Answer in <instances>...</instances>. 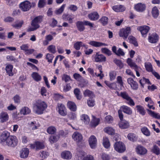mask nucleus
I'll list each match as a JSON object with an SVG mask.
<instances>
[{"label": "nucleus", "mask_w": 160, "mask_h": 160, "mask_svg": "<svg viewBox=\"0 0 160 160\" xmlns=\"http://www.w3.org/2000/svg\"><path fill=\"white\" fill-rule=\"evenodd\" d=\"M47 107V105L45 102L41 100L36 101L34 105V108L36 113L42 114Z\"/></svg>", "instance_id": "f257e3e1"}, {"label": "nucleus", "mask_w": 160, "mask_h": 160, "mask_svg": "<svg viewBox=\"0 0 160 160\" xmlns=\"http://www.w3.org/2000/svg\"><path fill=\"white\" fill-rule=\"evenodd\" d=\"M122 111L129 115H131L132 113V109L130 107L126 105L121 106L120 109L118 111V116L121 121H122L123 119V115Z\"/></svg>", "instance_id": "f03ea898"}, {"label": "nucleus", "mask_w": 160, "mask_h": 160, "mask_svg": "<svg viewBox=\"0 0 160 160\" xmlns=\"http://www.w3.org/2000/svg\"><path fill=\"white\" fill-rule=\"evenodd\" d=\"M118 96L126 100V103L129 105L131 106H133L135 105V103L134 101L126 92H121L120 94L118 95Z\"/></svg>", "instance_id": "7ed1b4c3"}, {"label": "nucleus", "mask_w": 160, "mask_h": 160, "mask_svg": "<svg viewBox=\"0 0 160 160\" xmlns=\"http://www.w3.org/2000/svg\"><path fill=\"white\" fill-rule=\"evenodd\" d=\"M18 140L17 137L14 136H10L6 140V144L11 147H14L18 143Z\"/></svg>", "instance_id": "20e7f679"}, {"label": "nucleus", "mask_w": 160, "mask_h": 160, "mask_svg": "<svg viewBox=\"0 0 160 160\" xmlns=\"http://www.w3.org/2000/svg\"><path fill=\"white\" fill-rule=\"evenodd\" d=\"M32 7V4L28 1H25L21 2L19 4V8L23 12L28 11Z\"/></svg>", "instance_id": "39448f33"}, {"label": "nucleus", "mask_w": 160, "mask_h": 160, "mask_svg": "<svg viewBox=\"0 0 160 160\" xmlns=\"http://www.w3.org/2000/svg\"><path fill=\"white\" fill-rule=\"evenodd\" d=\"M131 32V28L128 27L126 28L121 29L119 32V35L120 37L126 39Z\"/></svg>", "instance_id": "423d86ee"}, {"label": "nucleus", "mask_w": 160, "mask_h": 160, "mask_svg": "<svg viewBox=\"0 0 160 160\" xmlns=\"http://www.w3.org/2000/svg\"><path fill=\"white\" fill-rule=\"evenodd\" d=\"M72 138L73 140L77 143L81 142L83 141L82 134L78 132H76L73 134Z\"/></svg>", "instance_id": "0eeeda50"}, {"label": "nucleus", "mask_w": 160, "mask_h": 160, "mask_svg": "<svg viewBox=\"0 0 160 160\" xmlns=\"http://www.w3.org/2000/svg\"><path fill=\"white\" fill-rule=\"evenodd\" d=\"M114 148L117 152L122 153L124 152L125 150V147L123 144L121 142H117L114 144Z\"/></svg>", "instance_id": "6e6552de"}, {"label": "nucleus", "mask_w": 160, "mask_h": 160, "mask_svg": "<svg viewBox=\"0 0 160 160\" xmlns=\"http://www.w3.org/2000/svg\"><path fill=\"white\" fill-rule=\"evenodd\" d=\"M94 61L96 62H105L106 61V57L102 54H99L97 52L96 55H93Z\"/></svg>", "instance_id": "1a4fd4ad"}, {"label": "nucleus", "mask_w": 160, "mask_h": 160, "mask_svg": "<svg viewBox=\"0 0 160 160\" xmlns=\"http://www.w3.org/2000/svg\"><path fill=\"white\" fill-rule=\"evenodd\" d=\"M57 106L59 113L62 116H66L67 114V112L65 106L62 104H58Z\"/></svg>", "instance_id": "9d476101"}, {"label": "nucleus", "mask_w": 160, "mask_h": 160, "mask_svg": "<svg viewBox=\"0 0 160 160\" xmlns=\"http://www.w3.org/2000/svg\"><path fill=\"white\" fill-rule=\"evenodd\" d=\"M88 142L90 147L92 148H95L97 144L96 137L94 135L91 136L88 139Z\"/></svg>", "instance_id": "9b49d317"}, {"label": "nucleus", "mask_w": 160, "mask_h": 160, "mask_svg": "<svg viewBox=\"0 0 160 160\" xmlns=\"http://www.w3.org/2000/svg\"><path fill=\"white\" fill-rule=\"evenodd\" d=\"M31 148L32 149H36V150L42 149L44 148V145L43 142H36L34 144H30Z\"/></svg>", "instance_id": "f8f14e48"}, {"label": "nucleus", "mask_w": 160, "mask_h": 160, "mask_svg": "<svg viewBox=\"0 0 160 160\" xmlns=\"http://www.w3.org/2000/svg\"><path fill=\"white\" fill-rule=\"evenodd\" d=\"M128 82L129 84L132 89L136 90L138 88V85L137 82L134 81L131 78H129L127 79Z\"/></svg>", "instance_id": "ddd939ff"}, {"label": "nucleus", "mask_w": 160, "mask_h": 160, "mask_svg": "<svg viewBox=\"0 0 160 160\" xmlns=\"http://www.w3.org/2000/svg\"><path fill=\"white\" fill-rule=\"evenodd\" d=\"M137 153L139 154L143 155L147 153V150L141 145H138L136 148Z\"/></svg>", "instance_id": "4468645a"}, {"label": "nucleus", "mask_w": 160, "mask_h": 160, "mask_svg": "<svg viewBox=\"0 0 160 160\" xmlns=\"http://www.w3.org/2000/svg\"><path fill=\"white\" fill-rule=\"evenodd\" d=\"M137 29L140 32L141 34L143 36L148 32L149 29V27L147 26H138Z\"/></svg>", "instance_id": "2eb2a0df"}, {"label": "nucleus", "mask_w": 160, "mask_h": 160, "mask_svg": "<svg viewBox=\"0 0 160 160\" xmlns=\"http://www.w3.org/2000/svg\"><path fill=\"white\" fill-rule=\"evenodd\" d=\"M88 17L91 20L96 21L99 18V15L97 12H93L89 14Z\"/></svg>", "instance_id": "dca6fc26"}, {"label": "nucleus", "mask_w": 160, "mask_h": 160, "mask_svg": "<svg viewBox=\"0 0 160 160\" xmlns=\"http://www.w3.org/2000/svg\"><path fill=\"white\" fill-rule=\"evenodd\" d=\"M43 18L41 15L35 17L32 21V26H39L38 23L42 22Z\"/></svg>", "instance_id": "f3484780"}, {"label": "nucleus", "mask_w": 160, "mask_h": 160, "mask_svg": "<svg viewBox=\"0 0 160 160\" xmlns=\"http://www.w3.org/2000/svg\"><path fill=\"white\" fill-rule=\"evenodd\" d=\"M135 9L139 12H142L146 9V6L145 4L142 3H138L134 6Z\"/></svg>", "instance_id": "a211bd4d"}, {"label": "nucleus", "mask_w": 160, "mask_h": 160, "mask_svg": "<svg viewBox=\"0 0 160 160\" xmlns=\"http://www.w3.org/2000/svg\"><path fill=\"white\" fill-rule=\"evenodd\" d=\"M29 153V150L27 148H24L20 152V156L21 158H26L28 157Z\"/></svg>", "instance_id": "6ab92c4d"}, {"label": "nucleus", "mask_w": 160, "mask_h": 160, "mask_svg": "<svg viewBox=\"0 0 160 160\" xmlns=\"http://www.w3.org/2000/svg\"><path fill=\"white\" fill-rule=\"evenodd\" d=\"M60 138V134L58 133L51 136L49 138V141L51 143L56 142Z\"/></svg>", "instance_id": "aec40b11"}, {"label": "nucleus", "mask_w": 160, "mask_h": 160, "mask_svg": "<svg viewBox=\"0 0 160 160\" xmlns=\"http://www.w3.org/2000/svg\"><path fill=\"white\" fill-rule=\"evenodd\" d=\"M89 44L91 46L95 47H101L102 46H108L107 44L101 42L92 41L89 42Z\"/></svg>", "instance_id": "412c9836"}, {"label": "nucleus", "mask_w": 160, "mask_h": 160, "mask_svg": "<svg viewBox=\"0 0 160 160\" xmlns=\"http://www.w3.org/2000/svg\"><path fill=\"white\" fill-rule=\"evenodd\" d=\"M158 39V38L156 33H153L148 37V40L150 42L152 43H156Z\"/></svg>", "instance_id": "4be33fe9"}, {"label": "nucleus", "mask_w": 160, "mask_h": 160, "mask_svg": "<svg viewBox=\"0 0 160 160\" xmlns=\"http://www.w3.org/2000/svg\"><path fill=\"white\" fill-rule=\"evenodd\" d=\"M61 156L62 158L64 159H70L72 158V154L69 151H65L61 153Z\"/></svg>", "instance_id": "5701e85b"}, {"label": "nucleus", "mask_w": 160, "mask_h": 160, "mask_svg": "<svg viewBox=\"0 0 160 160\" xmlns=\"http://www.w3.org/2000/svg\"><path fill=\"white\" fill-rule=\"evenodd\" d=\"M9 136V133L8 132L4 131L0 136V141L2 142H6V140Z\"/></svg>", "instance_id": "b1692460"}, {"label": "nucleus", "mask_w": 160, "mask_h": 160, "mask_svg": "<svg viewBox=\"0 0 160 160\" xmlns=\"http://www.w3.org/2000/svg\"><path fill=\"white\" fill-rule=\"evenodd\" d=\"M100 120L99 118H96L94 116H92V119L90 122V126L91 127L95 128L99 123Z\"/></svg>", "instance_id": "393cba45"}, {"label": "nucleus", "mask_w": 160, "mask_h": 160, "mask_svg": "<svg viewBox=\"0 0 160 160\" xmlns=\"http://www.w3.org/2000/svg\"><path fill=\"white\" fill-rule=\"evenodd\" d=\"M84 25V21L83 22L78 21L76 23L77 29L81 32L85 30V27Z\"/></svg>", "instance_id": "a878e982"}, {"label": "nucleus", "mask_w": 160, "mask_h": 160, "mask_svg": "<svg viewBox=\"0 0 160 160\" xmlns=\"http://www.w3.org/2000/svg\"><path fill=\"white\" fill-rule=\"evenodd\" d=\"M113 9L116 12H123L126 9L125 7L121 5H117L112 7Z\"/></svg>", "instance_id": "bb28decb"}, {"label": "nucleus", "mask_w": 160, "mask_h": 160, "mask_svg": "<svg viewBox=\"0 0 160 160\" xmlns=\"http://www.w3.org/2000/svg\"><path fill=\"white\" fill-rule=\"evenodd\" d=\"M67 106L71 111L75 112L77 110L76 105L73 102L68 101L67 103Z\"/></svg>", "instance_id": "cd10ccee"}, {"label": "nucleus", "mask_w": 160, "mask_h": 160, "mask_svg": "<svg viewBox=\"0 0 160 160\" xmlns=\"http://www.w3.org/2000/svg\"><path fill=\"white\" fill-rule=\"evenodd\" d=\"M8 119V116L7 112H2L0 114V120L1 122H6Z\"/></svg>", "instance_id": "c85d7f7f"}, {"label": "nucleus", "mask_w": 160, "mask_h": 160, "mask_svg": "<svg viewBox=\"0 0 160 160\" xmlns=\"http://www.w3.org/2000/svg\"><path fill=\"white\" fill-rule=\"evenodd\" d=\"M13 68V66L10 64H8L6 67V72L9 76H12L13 75L12 72Z\"/></svg>", "instance_id": "c756f323"}, {"label": "nucleus", "mask_w": 160, "mask_h": 160, "mask_svg": "<svg viewBox=\"0 0 160 160\" xmlns=\"http://www.w3.org/2000/svg\"><path fill=\"white\" fill-rule=\"evenodd\" d=\"M151 152L156 155H158L160 153V149L156 144H154L151 149Z\"/></svg>", "instance_id": "7c9ffc66"}, {"label": "nucleus", "mask_w": 160, "mask_h": 160, "mask_svg": "<svg viewBox=\"0 0 160 160\" xmlns=\"http://www.w3.org/2000/svg\"><path fill=\"white\" fill-rule=\"evenodd\" d=\"M119 127L122 129H126L129 127L128 122L126 121H123L121 122L119 124Z\"/></svg>", "instance_id": "2f4dec72"}, {"label": "nucleus", "mask_w": 160, "mask_h": 160, "mask_svg": "<svg viewBox=\"0 0 160 160\" xmlns=\"http://www.w3.org/2000/svg\"><path fill=\"white\" fill-rule=\"evenodd\" d=\"M137 111L138 112H139L140 114L144 115L146 113V111L144 108L141 105H137L136 107Z\"/></svg>", "instance_id": "473e14b6"}, {"label": "nucleus", "mask_w": 160, "mask_h": 160, "mask_svg": "<svg viewBox=\"0 0 160 160\" xmlns=\"http://www.w3.org/2000/svg\"><path fill=\"white\" fill-rule=\"evenodd\" d=\"M127 62L130 67L134 70L136 69V68L139 67L136 64L133 62L132 60L130 58H128L127 60Z\"/></svg>", "instance_id": "72a5a7b5"}, {"label": "nucleus", "mask_w": 160, "mask_h": 160, "mask_svg": "<svg viewBox=\"0 0 160 160\" xmlns=\"http://www.w3.org/2000/svg\"><path fill=\"white\" fill-rule=\"evenodd\" d=\"M31 75L33 78L37 82L40 81L41 80V77L37 72H33Z\"/></svg>", "instance_id": "f704fd0d"}, {"label": "nucleus", "mask_w": 160, "mask_h": 160, "mask_svg": "<svg viewBox=\"0 0 160 160\" xmlns=\"http://www.w3.org/2000/svg\"><path fill=\"white\" fill-rule=\"evenodd\" d=\"M152 16L154 18H156L158 16L159 14V11L158 8L156 7H154L152 8Z\"/></svg>", "instance_id": "c9c22d12"}, {"label": "nucleus", "mask_w": 160, "mask_h": 160, "mask_svg": "<svg viewBox=\"0 0 160 160\" xmlns=\"http://www.w3.org/2000/svg\"><path fill=\"white\" fill-rule=\"evenodd\" d=\"M149 115L153 117L158 119H160V115L158 113H156L149 109H147Z\"/></svg>", "instance_id": "e433bc0d"}, {"label": "nucleus", "mask_w": 160, "mask_h": 160, "mask_svg": "<svg viewBox=\"0 0 160 160\" xmlns=\"http://www.w3.org/2000/svg\"><path fill=\"white\" fill-rule=\"evenodd\" d=\"M104 131L109 134L113 135L114 133V130L111 127H107L104 129Z\"/></svg>", "instance_id": "4c0bfd02"}, {"label": "nucleus", "mask_w": 160, "mask_h": 160, "mask_svg": "<svg viewBox=\"0 0 160 160\" xmlns=\"http://www.w3.org/2000/svg\"><path fill=\"white\" fill-rule=\"evenodd\" d=\"M103 144L105 148H108L110 146V143L108 138L104 137L103 138Z\"/></svg>", "instance_id": "58836bf2"}, {"label": "nucleus", "mask_w": 160, "mask_h": 160, "mask_svg": "<svg viewBox=\"0 0 160 160\" xmlns=\"http://www.w3.org/2000/svg\"><path fill=\"white\" fill-rule=\"evenodd\" d=\"M128 139L133 142L135 141H137V137L136 135L132 133L128 134Z\"/></svg>", "instance_id": "ea45409f"}, {"label": "nucleus", "mask_w": 160, "mask_h": 160, "mask_svg": "<svg viewBox=\"0 0 160 160\" xmlns=\"http://www.w3.org/2000/svg\"><path fill=\"white\" fill-rule=\"evenodd\" d=\"M81 119L83 122L85 124L88 123L90 121V119L88 116L86 114H83L81 116Z\"/></svg>", "instance_id": "a19ab883"}, {"label": "nucleus", "mask_w": 160, "mask_h": 160, "mask_svg": "<svg viewBox=\"0 0 160 160\" xmlns=\"http://www.w3.org/2000/svg\"><path fill=\"white\" fill-rule=\"evenodd\" d=\"M56 128L53 126H50L47 129V131L49 134H54L56 131Z\"/></svg>", "instance_id": "79ce46f5"}, {"label": "nucleus", "mask_w": 160, "mask_h": 160, "mask_svg": "<svg viewBox=\"0 0 160 160\" xmlns=\"http://www.w3.org/2000/svg\"><path fill=\"white\" fill-rule=\"evenodd\" d=\"M128 39L129 41V42L133 44L135 46H138V43L135 37L132 36H130L129 37Z\"/></svg>", "instance_id": "37998d69"}, {"label": "nucleus", "mask_w": 160, "mask_h": 160, "mask_svg": "<svg viewBox=\"0 0 160 160\" xmlns=\"http://www.w3.org/2000/svg\"><path fill=\"white\" fill-rule=\"evenodd\" d=\"M20 113L23 115H26L29 113L31 111L27 107L23 108L20 110Z\"/></svg>", "instance_id": "c03bdc74"}, {"label": "nucleus", "mask_w": 160, "mask_h": 160, "mask_svg": "<svg viewBox=\"0 0 160 160\" xmlns=\"http://www.w3.org/2000/svg\"><path fill=\"white\" fill-rule=\"evenodd\" d=\"M83 43L82 42H77L74 44V48L76 50H79L80 49L81 46L84 47L85 45L82 44Z\"/></svg>", "instance_id": "a18cd8bd"}, {"label": "nucleus", "mask_w": 160, "mask_h": 160, "mask_svg": "<svg viewBox=\"0 0 160 160\" xmlns=\"http://www.w3.org/2000/svg\"><path fill=\"white\" fill-rule=\"evenodd\" d=\"M101 52L108 56L112 55V52L108 48H102L101 49Z\"/></svg>", "instance_id": "49530a36"}, {"label": "nucleus", "mask_w": 160, "mask_h": 160, "mask_svg": "<svg viewBox=\"0 0 160 160\" xmlns=\"http://www.w3.org/2000/svg\"><path fill=\"white\" fill-rule=\"evenodd\" d=\"M75 94L78 100H80L82 98V96L80 95V91L78 88H75L74 91Z\"/></svg>", "instance_id": "de8ad7c7"}, {"label": "nucleus", "mask_w": 160, "mask_h": 160, "mask_svg": "<svg viewBox=\"0 0 160 160\" xmlns=\"http://www.w3.org/2000/svg\"><path fill=\"white\" fill-rule=\"evenodd\" d=\"M62 17L64 19L68 21L69 23H71L72 22V19L74 18V17H73L72 16H68L67 14H64Z\"/></svg>", "instance_id": "09e8293b"}, {"label": "nucleus", "mask_w": 160, "mask_h": 160, "mask_svg": "<svg viewBox=\"0 0 160 160\" xmlns=\"http://www.w3.org/2000/svg\"><path fill=\"white\" fill-rule=\"evenodd\" d=\"M142 132L145 135L147 136H150L151 133L149 130L146 127H143L141 128Z\"/></svg>", "instance_id": "8fccbe9b"}, {"label": "nucleus", "mask_w": 160, "mask_h": 160, "mask_svg": "<svg viewBox=\"0 0 160 160\" xmlns=\"http://www.w3.org/2000/svg\"><path fill=\"white\" fill-rule=\"evenodd\" d=\"M62 79V81H65V82H67L71 80L70 77L66 74H63L61 76Z\"/></svg>", "instance_id": "3c124183"}, {"label": "nucleus", "mask_w": 160, "mask_h": 160, "mask_svg": "<svg viewBox=\"0 0 160 160\" xmlns=\"http://www.w3.org/2000/svg\"><path fill=\"white\" fill-rule=\"evenodd\" d=\"M108 18L105 16H103L100 19L99 21L104 26L107 24L108 22Z\"/></svg>", "instance_id": "603ef678"}, {"label": "nucleus", "mask_w": 160, "mask_h": 160, "mask_svg": "<svg viewBox=\"0 0 160 160\" xmlns=\"http://www.w3.org/2000/svg\"><path fill=\"white\" fill-rule=\"evenodd\" d=\"M83 94L85 97L88 96L89 97L93 98L94 96L93 93L89 90H86Z\"/></svg>", "instance_id": "864d4df0"}, {"label": "nucleus", "mask_w": 160, "mask_h": 160, "mask_svg": "<svg viewBox=\"0 0 160 160\" xmlns=\"http://www.w3.org/2000/svg\"><path fill=\"white\" fill-rule=\"evenodd\" d=\"M23 23V21H21L19 22H15L12 25L13 27L17 29L20 28L22 26Z\"/></svg>", "instance_id": "5fc2aeb1"}, {"label": "nucleus", "mask_w": 160, "mask_h": 160, "mask_svg": "<svg viewBox=\"0 0 160 160\" xmlns=\"http://www.w3.org/2000/svg\"><path fill=\"white\" fill-rule=\"evenodd\" d=\"M30 125L32 130L37 129L39 127V125L38 123H36L35 122H32Z\"/></svg>", "instance_id": "6e6d98bb"}, {"label": "nucleus", "mask_w": 160, "mask_h": 160, "mask_svg": "<svg viewBox=\"0 0 160 160\" xmlns=\"http://www.w3.org/2000/svg\"><path fill=\"white\" fill-rule=\"evenodd\" d=\"M110 78L111 81L114 80L116 76V72L115 71H111L109 73Z\"/></svg>", "instance_id": "4d7b16f0"}, {"label": "nucleus", "mask_w": 160, "mask_h": 160, "mask_svg": "<svg viewBox=\"0 0 160 160\" xmlns=\"http://www.w3.org/2000/svg\"><path fill=\"white\" fill-rule=\"evenodd\" d=\"M66 6L65 4L62 5L61 7L58 10H57L55 11V13L57 14H60L62 13L63 11L64 8Z\"/></svg>", "instance_id": "13d9d810"}, {"label": "nucleus", "mask_w": 160, "mask_h": 160, "mask_svg": "<svg viewBox=\"0 0 160 160\" xmlns=\"http://www.w3.org/2000/svg\"><path fill=\"white\" fill-rule=\"evenodd\" d=\"M46 3V0H39L38 4V7L40 8H42L45 5Z\"/></svg>", "instance_id": "bf43d9fd"}, {"label": "nucleus", "mask_w": 160, "mask_h": 160, "mask_svg": "<svg viewBox=\"0 0 160 160\" xmlns=\"http://www.w3.org/2000/svg\"><path fill=\"white\" fill-rule=\"evenodd\" d=\"M48 50L50 52L54 53L56 51L55 46L53 45H50L49 46L48 48Z\"/></svg>", "instance_id": "052dcab7"}, {"label": "nucleus", "mask_w": 160, "mask_h": 160, "mask_svg": "<svg viewBox=\"0 0 160 160\" xmlns=\"http://www.w3.org/2000/svg\"><path fill=\"white\" fill-rule=\"evenodd\" d=\"M116 82L118 83L120 86L123 87V82L122 81V77L121 76H118L117 78Z\"/></svg>", "instance_id": "680f3d73"}, {"label": "nucleus", "mask_w": 160, "mask_h": 160, "mask_svg": "<svg viewBox=\"0 0 160 160\" xmlns=\"http://www.w3.org/2000/svg\"><path fill=\"white\" fill-rule=\"evenodd\" d=\"M105 119L106 122L108 123H112L113 120V118L110 115H108L106 116Z\"/></svg>", "instance_id": "e2e57ef3"}, {"label": "nucleus", "mask_w": 160, "mask_h": 160, "mask_svg": "<svg viewBox=\"0 0 160 160\" xmlns=\"http://www.w3.org/2000/svg\"><path fill=\"white\" fill-rule=\"evenodd\" d=\"M114 62L118 66H119L121 68L123 67V63L121 61L117 59H115L114 60Z\"/></svg>", "instance_id": "0e129e2a"}, {"label": "nucleus", "mask_w": 160, "mask_h": 160, "mask_svg": "<svg viewBox=\"0 0 160 160\" xmlns=\"http://www.w3.org/2000/svg\"><path fill=\"white\" fill-rule=\"evenodd\" d=\"M87 104L89 107H93L95 105V101L94 100L90 98L87 101Z\"/></svg>", "instance_id": "69168bd1"}, {"label": "nucleus", "mask_w": 160, "mask_h": 160, "mask_svg": "<svg viewBox=\"0 0 160 160\" xmlns=\"http://www.w3.org/2000/svg\"><path fill=\"white\" fill-rule=\"evenodd\" d=\"M84 25L86 26H88L90 28H94V23L90 22L88 21H84Z\"/></svg>", "instance_id": "338daca9"}, {"label": "nucleus", "mask_w": 160, "mask_h": 160, "mask_svg": "<svg viewBox=\"0 0 160 160\" xmlns=\"http://www.w3.org/2000/svg\"><path fill=\"white\" fill-rule=\"evenodd\" d=\"M53 57L52 54L48 53L46 55V58L48 60V62H51Z\"/></svg>", "instance_id": "774afa93"}]
</instances>
